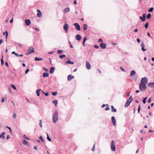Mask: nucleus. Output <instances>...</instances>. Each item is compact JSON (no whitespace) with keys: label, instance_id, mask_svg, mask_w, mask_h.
<instances>
[{"label":"nucleus","instance_id":"nucleus-1","mask_svg":"<svg viewBox=\"0 0 154 154\" xmlns=\"http://www.w3.org/2000/svg\"><path fill=\"white\" fill-rule=\"evenodd\" d=\"M58 113L56 110L55 111L53 116V120L54 123H55L58 120Z\"/></svg>","mask_w":154,"mask_h":154},{"label":"nucleus","instance_id":"nucleus-2","mask_svg":"<svg viewBox=\"0 0 154 154\" xmlns=\"http://www.w3.org/2000/svg\"><path fill=\"white\" fill-rule=\"evenodd\" d=\"M133 98L132 96H131L129 99L126 101V102L125 104V107H128L130 105L132 101Z\"/></svg>","mask_w":154,"mask_h":154},{"label":"nucleus","instance_id":"nucleus-3","mask_svg":"<svg viewBox=\"0 0 154 154\" xmlns=\"http://www.w3.org/2000/svg\"><path fill=\"white\" fill-rule=\"evenodd\" d=\"M139 88L141 91H143L146 89L147 87L146 85L140 84L139 86Z\"/></svg>","mask_w":154,"mask_h":154},{"label":"nucleus","instance_id":"nucleus-4","mask_svg":"<svg viewBox=\"0 0 154 154\" xmlns=\"http://www.w3.org/2000/svg\"><path fill=\"white\" fill-rule=\"evenodd\" d=\"M148 81V79L146 77H144L141 79L140 84L146 85Z\"/></svg>","mask_w":154,"mask_h":154},{"label":"nucleus","instance_id":"nucleus-5","mask_svg":"<svg viewBox=\"0 0 154 154\" xmlns=\"http://www.w3.org/2000/svg\"><path fill=\"white\" fill-rule=\"evenodd\" d=\"M35 51L33 48L32 47H30L28 49V51L26 53V55H29L32 53L34 52Z\"/></svg>","mask_w":154,"mask_h":154},{"label":"nucleus","instance_id":"nucleus-6","mask_svg":"<svg viewBox=\"0 0 154 154\" xmlns=\"http://www.w3.org/2000/svg\"><path fill=\"white\" fill-rule=\"evenodd\" d=\"M111 149L113 151H115L116 150L115 143L113 140H112L111 143Z\"/></svg>","mask_w":154,"mask_h":154},{"label":"nucleus","instance_id":"nucleus-7","mask_svg":"<svg viewBox=\"0 0 154 154\" xmlns=\"http://www.w3.org/2000/svg\"><path fill=\"white\" fill-rule=\"evenodd\" d=\"M74 25L75 26V28L78 31L80 30V27L79 24L78 23H75L74 24Z\"/></svg>","mask_w":154,"mask_h":154},{"label":"nucleus","instance_id":"nucleus-8","mask_svg":"<svg viewBox=\"0 0 154 154\" xmlns=\"http://www.w3.org/2000/svg\"><path fill=\"white\" fill-rule=\"evenodd\" d=\"M37 12H38L37 14V17H41L42 16V14L41 11L37 9Z\"/></svg>","mask_w":154,"mask_h":154},{"label":"nucleus","instance_id":"nucleus-9","mask_svg":"<svg viewBox=\"0 0 154 154\" xmlns=\"http://www.w3.org/2000/svg\"><path fill=\"white\" fill-rule=\"evenodd\" d=\"M112 122L114 125L116 126V119H115V117L113 116H112L111 117Z\"/></svg>","mask_w":154,"mask_h":154},{"label":"nucleus","instance_id":"nucleus-10","mask_svg":"<svg viewBox=\"0 0 154 154\" xmlns=\"http://www.w3.org/2000/svg\"><path fill=\"white\" fill-rule=\"evenodd\" d=\"M100 45L102 48L104 49L106 47V45L105 43H102L100 44Z\"/></svg>","mask_w":154,"mask_h":154},{"label":"nucleus","instance_id":"nucleus-11","mask_svg":"<svg viewBox=\"0 0 154 154\" xmlns=\"http://www.w3.org/2000/svg\"><path fill=\"white\" fill-rule=\"evenodd\" d=\"M68 25L67 24H65L63 26V29L66 33L68 32Z\"/></svg>","mask_w":154,"mask_h":154},{"label":"nucleus","instance_id":"nucleus-12","mask_svg":"<svg viewBox=\"0 0 154 154\" xmlns=\"http://www.w3.org/2000/svg\"><path fill=\"white\" fill-rule=\"evenodd\" d=\"M25 23L27 26H29L30 24L31 21L29 19L26 20H25Z\"/></svg>","mask_w":154,"mask_h":154},{"label":"nucleus","instance_id":"nucleus-13","mask_svg":"<svg viewBox=\"0 0 154 154\" xmlns=\"http://www.w3.org/2000/svg\"><path fill=\"white\" fill-rule=\"evenodd\" d=\"M86 66L87 69H90L91 68V65L89 62L88 61L86 62Z\"/></svg>","mask_w":154,"mask_h":154},{"label":"nucleus","instance_id":"nucleus-14","mask_svg":"<svg viewBox=\"0 0 154 154\" xmlns=\"http://www.w3.org/2000/svg\"><path fill=\"white\" fill-rule=\"evenodd\" d=\"M74 78V76H73L71 75H69L68 76V81H70Z\"/></svg>","mask_w":154,"mask_h":154},{"label":"nucleus","instance_id":"nucleus-15","mask_svg":"<svg viewBox=\"0 0 154 154\" xmlns=\"http://www.w3.org/2000/svg\"><path fill=\"white\" fill-rule=\"evenodd\" d=\"M141 46L142 48V51H146V49L144 48L145 45L143 42H142L141 44Z\"/></svg>","mask_w":154,"mask_h":154},{"label":"nucleus","instance_id":"nucleus-16","mask_svg":"<svg viewBox=\"0 0 154 154\" xmlns=\"http://www.w3.org/2000/svg\"><path fill=\"white\" fill-rule=\"evenodd\" d=\"M75 38L78 41H80L82 38L81 36L79 35H76L75 36Z\"/></svg>","mask_w":154,"mask_h":154},{"label":"nucleus","instance_id":"nucleus-17","mask_svg":"<svg viewBox=\"0 0 154 154\" xmlns=\"http://www.w3.org/2000/svg\"><path fill=\"white\" fill-rule=\"evenodd\" d=\"M70 10V8H69L68 7V8H66L64 10L63 12L64 13H67V12H69V11Z\"/></svg>","mask_w":154,"mask_h":154},{"label":"nucleus","instance_id":"nucleus-18","mask_svg":"<svg viewBox=\"0 0 154 154\" xmlns=\"http://www.w3.org/2000/svg\"><path fill=\"white\" fill-rule=\"evenodd\" d=\"M5 133L3 132L0 135V138H2L3 139L5 138Z\"/></svg>","mask_w":154,"mask_h":154},{"label":"nucleus","instance_id":"nucleus-19","mask_svg":"<svg viewBox=\"0 0 154 154\" xmlns=\"http://www.w3.org/2000/svg\"><path fill=\"white\" fill-rule=\"evenodd\" d=\"M5 34L6 40V41L7 42V38H8V33L7 31L6 30L5 31V32H3V35H5Z\"/></svg>","mask_w":154,"mask_h":154},{"label":"nucleus","instance_id":"nucleus-20","mask_svg":"<svg viewBox=\"0 0 154 154\" xmlns=\"http://www.w3.org/2000/svg\"><path fill=\"white\" fill-rule=\"evenodd\" d=\"M111 108L112 112H116L117 110L116 109H115L114 108L113 106H111Z\"/></svg>","mask_w":154,"mask_h":154},{"label":"nucleus","instance_id":"nucleus-21","mask_svg":"<svg viewBox=\"0 0 154 154\" xmlns=\"http://www.w3.org/2000/svg\"><path fill=\"white\" fill-rule=\"evenodd\" d=\"M148 86H150L151 87H154V83L150 82L147 85Z\"/></svg>","mask_w":154,"mask_h":154},{"label":"nucleus","instance_id":"nucleus-22","mask_svg":"<svg viewBox=\"0 0 154 154\" xmlns=\"http://www.w3.org/2000/svg\"><path fill=\"white\" fill-rule=\"evenodd\" d=\"M55 68L54 67H51L50 69V73H53L54 71Z\"/></svg>","mask_w":154,"mask_h":154},{"label":"nucleus","instance_id":"nucleus-23","mask_svg":"<svg viewBox=\"0 0 154 154\" xmlns=\"http://www.w3.org/2000/svg\"><path fill=\"white\" fill-rule=\"evenodd\" d=\"M146 14L145 13L143 14L142 16H143V19L141 18V20L142 21H144L145 20V17H146Z\"/></svg>","mask_w":154,"mask_h":154},{"label":"nucleus","instance_id":"nucleus-24","mask_svg":"<svg viewBox=\"0 0 154 154\" xmlns=\"http://www.w3.org/2000/svg\"><path fill=\"white\" fill-rule=\"evenodd\" d=\"M48 75L49 74L47 72H44L43 73V76L44 77H47Z\"/></svg>","mask_w":154,"mask_h":154},{"label":"nucleus","instance_id":"nucleus-25","mask_svg":"<svg viewBox=\"0 0 154 154\" xmlns=\"http://www.w3.org/2000/svg\"><path fill=\"white\" fill-rule=\"evenodd\" d=\"M42 59L41 58H38L37 57H35V61H40L42 60Z\"/></svg>","mask_w":154,"mask_h":154},{"label":"nucleus","instance_id":"nucleus-26","mask_svg":"<svg viewBox=\"0 0 154 154\" xmlns=\"http://www.w3.org/2000/svg\"><path fill=\"white\" fill-rule=\"evenodd\" d=\"M87 40V38L86 37H85L83 38V44L84 46H85V41Z\"/></svg>","mask_w":154,"mask_h":154},{"label":"nucleus","instance_id":"nucleus-27","mask_svg":"<svg viewBox=\"0 0 154 154\" xmlns=\"http://www.w3.org/2000/svg\"><path fill=\"white\" fill-rule=\"evenodd\" d=\"M87 28L88 26L86 24H85L83 25V29L84 31L86 30L87 29Z\"/></svg>","mask_w":154,"mask_h":154},{"label":"nucleus","instance_id":"nucleus-28","mask_svg":"<svg viewBox=\"0 0 154 154\" xmlns=\"http://www.w3.org/2000/svg\"><path fill=\"white\" fill-rule=\"evenodd\" d=\"M136 73V72L134 70H132L131 71V74H130V76H131L132 75H135V74Z\"/></svg>","mask_w":154,"mask_h":154},{"label":"nucleus","instance_id":"nucleus-29","mask_svg":"<svg viewBox=\"0 0 154 154\" xmlns=\"http://www.w3.org/2000/svg\"><path fill=\"white\" fill-rule=\"evenodd\" d=\"M66 63L69 64H73L74 63V62H72L71 61L69 60L67 61H66Z\"/></svg>","mask_w":154,"mask_h":154},{"label":"nucleus","instance_id":"nucleus-30","mask_svg":"<svg viewBox=\"0 0 154 154\" xmlns=\"http://www.w3.org/2000/svg\"><path fill=\"white\" fill-rule=\"evenodd\" d=\"M41 91V90H37L36 91V93L37 94V95L38 96H40V92Z\"/></svg>","mask_w":154,"mask_h":154},{"label":"nucleus","instance_id":"nucleus-31","mask_svg":"<svg viewBox=\"0 0 154 154\" xmlns=\"http://www.w3.org/2000/svg\"><path fill=\"white\" fill-rule=\"evenodd\" d=\"M53 103L55 104V106H57V100H54V101H53Z\"/></svg>","mask_w":154,"mask_h":154},{"label":"nucleus","instance_id":"nucleus-32","mask_svg":"<svg viewBox=\"0 0 154 154\" xmlns=\"http://www.w3.org/2000/svg\"><path fill=\"white\" fill-rule=\"evenodd\" d=\"M59 58H60V59H62L63 57H66V55H59Z\"/></svg>","mask_w":154,"mask_h":154},{"label":"nucleus","instance_id":"nucleus-33","mask_svg":"<svg viewBox=\"0 0 154 154\" xmlns=\"http://www.w3.org/2000/svg\"><path fill=\"white\" fill-rule=\"evenodd\" d=\"M47 138L48 140L49 141H51V138L49 137L48 135V133H47Z\"/></svg>","mask_w":154,"mask_h":154},{"label":"nucleus","instance_id":"nucleus-34","mask_svg":"<svg viewBox=\"0 0 154 154\" xmlns=\"http://www.w3.org/2000/svg\"><path fill=\"white\" fill-rule=\"evenodd\" d=\"M23 143L24 145H26L28 144L27 141L25 140H23Z\"/></svg>","mask_w":154,"mask_h":154},{"label":"nucleus","instance_id":"nucleus-35","mask_svg":"<svg viewBox=\"0 0 154 154\" xmlns=\"http://www.w3.org/2000/svg\"><path fill=\"white\" fill-rule=\"evenodd\" d=\"M1 65H3L4 63V61L3 60V57H2V58L1 59Z\"/></svg>","mask_w":154,"mask_h":154},{"label":"nucleus","instance_id":"nucleus-36","mask_svg":"<svg viewBox=\"0 0 154 154\" xmlns=\"http://www.w3.org/2000/svg\"><path fill=\"white\" fill-rule=\"evenodd\" d=\"M153 7H152L150 8L148 10V11L149 12H152L153 10Z\"/></svg>","mask_w":154,"mask_h":154},{"label":"nucleus","instance_id":"nucleus-37","mask_svg":"<svg viewBox=\"0 0 154 154\" xmlns=\"http://www.w3.org/2000/svg\"><path fill=\"white\" fill-rule=\"evenodd\" d=\"M148 26H149V23L148 22H147L145 24V28L146 29H147L148 28Z\"/></svg>","mask_w":154,"mask_h":154},{"label":"nucleus","instance_id":"nucleus-38","mask_svg":"<svg viewBox=\"0 0 154 154\" xmlns=\"http://www.w3.org/2000/svg\"><path fill=\"white\" fill-rule=\"evenodd\" d=\"M147 98L146 97L144 98L143 100V103L145 104L146 103V100Z\"/></svg>","mask_w":154,"mask_h":154},{"label":"nucleus","instance_id":"nucleus-39","mask_svg":"<svg viewBox=\"0 0 154 154\" xmlns=\"http://www.w3.org/2000/svg\"><path fill=\"white\" fill-rule=\"evenodd\" d=\"M42 92L44 93V94L46 96H48L49 95V94L48 92L45 93L43 91H42Z\"/></svg>","mask_w":154,"mask_h":154},{"label":"nucleus","instance_id":"nucleus-40","mask_svg":"<svg viewBox=\"0 0 154 154\" xmlns=\"http://www.w3.org/2000/svg\"><path fill=\"white\" fill-rule=\"evenodd\" d=\"M151 16V15L150 14H148L147 16V19H149L150 18Z\"/></svg>","mask_w":154,"mask_h":154},{"label":"nucleus","instance_id":"nucleus-41","mask_svg":"<svg viewBox=\"0 0 154 154\" xmlns=\"http://www.w3.org/2000/svg\"><path fill=\"white\" fill-rule=\"evenodd\" d=\"M40 123H39V125H40V126L41 128H42V120L40 119L39 120Z\"/></svg>","mask_w":154,"mask_h":154},{"label":"nucleus","instance_id":"nucleus-42","mask_svg":"<svg viewBox=\"0 0 154 154\" xmlns=\"http://www.w3.org/2000/svg\"><path fill=\"white\" fill-rule=\"evenodd\" d=\"M57 92H52V94L53 96H55L57 94Z\"/></svg>","mask_w":154,"mask_h":154},{"label":"nucleus","instance_id":"nucleus-43","mask_svg":"<svg viewBox=\"0 0 154 154\" xmlns=\"http://www.w3.org/2000/svg\"><path fill=\"white\" fill-rule=\"evenodd\" d=\"M39 139L41 140L42 142H44V140L42 138V136H40L39 137Z\"/></svg>","mask_w":154,"mask_h":154},{"label":"nucleus","instance_id":"nucleus-44","mask_svg":"<svg viewBox=\"0 0 154 154\" xmlns=\"http://www.w3.org/2000/svg\"><path fill=\"white\" fill-rule=\"evenodd\" d=\"M63 52V50H59L57 52L58 54H60L62 53Z\"/></svg>","mask_w":154,"mask_h":154},{"label":"nucleus","instance_id":"nucleus-45","mask_svg":"<svg viewBox=\"0 0 154 154\" xmlns=\"http://www.w3.org/2000/svg\"><path fill=\"white\" fill-rule=\"evenodd\" d=\"M95 143H94L93 146V147L91 149V150L93 151H94V149H95Z\"/></svg>","mask_w":154,"mask_h":154},{"label":"nucleus","instance_id":"nucleus-46","mask_svg":"<svg viewBox=\"0 0 154 154\" xmlns=\"http://www.w3.org/2000/svg\"><path fill=\"white\" fill-rule=\"evenodd\" d=\"M11 86L12 88H13L15 90L16 89V88L15 87V86L14 85H11Z\"/></svg>","mask_w":154,"mask_h":154},{"label":"nucleus","instance_id":"nucleus-47","mask_svg":"<svg viewBox=\"0 0 154 154\" xmlns=\"http://www.w3.org/2000/svg\"><path fill=\"white\" fill-rule=\"evenodd\" d=\"M98 41L99 42H102V43L103 42V41L102 39L101 38H100L99 39Z\"/></svg>","mask_w":154,"mask_h":154},{"label":"nucleus","instance_id":"nucleus-48","mask_svg":"<svg viewBox=\"0 0 154 154\" xmlns=\"http://www.w3.org/2000/svg\"><path fill=\"white\" fill-rule=\"evenodd\" d=\"M13 118L15 119L17 118V115L15 113L13 115Z\"/></svg>","mask_w":154,"mask_h":154},{"label":"nucleus","instance_id":"nucleus-49","mask_svg":"<svg viewBox=\"0 0 154 154\" xmlns=\"http://www.w3.org/2000/svg\"><path fill=\"white\" fill-rule=\"evenodd\" d=\"M23 137H24V138L25 139H28V140L30 139L29 138L27 137L25 135H24Z\"/></svg>","mask_w":154,"mask_h":154},{"label":"nucleus","instance_id":"nucleus-50","mask_svg":"<svg viewBox=\"0 0 154 154\" xmlns=\"http://www.w3.org/2000/svg\"><path fill=\"white\" fill-rule=\"evenodd\" d=\"M140 105H139L138 106V109H137V111H138V112H140Z\"/></svg>","mask_w":154,"mask_h":154},{"label":"nucleus","instance_id":"nucleus-51","mask_svg":"<svg viewBox=\"0 0 154 154\" xmlns=\"http://www.w3.org/2000/svg\"><path fill=\"white\" fill-rule=\"evenodd\" d=\"M94 47L95 48H99V46L97 45H94Z\"/></svg>","mask_w":154,"mask_h":154},{"label":"nucleus","instance_id":"nucleus-52","mask_svg":"<svg viewBox=\"0 0 154 154\" xmlns=\"http://www.w3.org/2000/svg\"><path fill=\"white\" fill-rule=\"evenodd\" d=\"M29 68L27 69L25 71V73L27 74L29 71Z\"/></svg>","mask_w":154,"mask_h":154},{"label":"nucleus","instance_id":"nucleus-53","mask_svg":"<svg viewBox=\"0 0 154 154\" xmlns=\"http://www.w3.org/2000/svg\"><path fill=\"white\" fill-rule=\"evenodd\" d=\"M3 42V40L2 39H1L0 40V45Z\"/></svg>","mask_w":154,"mask_h":154},{"label":"nucleus","instance_id":"nucleus-54","mask_svg":"<svg viewBox=\"0 0 154 154\" xmlns=\"http://www.w3.org/2000/svg\"><path fill=\"white\" fill-rule=\"evenodd\" d=\"M6 127L8 128V129H9L10 131V132L11 133V128L9 127L8 126H7Z\"/></svg>","mask_w":154,"mask_h":154},{"label":"nucleus","instance_id":"nucleus-55","mask_svg":"<svg viewBox=\"0 0 154 154\" xmlns=\"http://www.w3.org/2000/svg\"><path fill=\"white\" fill-rule=\"evenodd\" d=\"M5 99H4V98L3 97L2 100L1 102L2 103H3L5 101Z\"/></svg>","mask_w":154,"mask_h":154},{"label":"nucleus","instance_id":"nucleus-56","mask_svg":"<svg viewBox=\"0 0 154 154\" xmlns=\"http://www.w3.org/2000/svg\"><path fill=\"white\" fill-rule=\"evenodd\" d=\"M109 109V107H106L105 109V110H108Z\"/></svg>","mask_w":154,"mask_h":154},{"label":"nucleus","instance_id":"nucleus-57","mask_svg":"<svg viewBox=\"0 0 154 154\" xmlns=\"http://www.w3.org/2000/svg\"><path fill=\"white\" fill-rule=\"evenodd\" d=\"M126 94L128 96H129L130 95V94L129 92H126Z\"/></svg>","mask_w":154,"mask_h":154},{"label":"nucleus","instance_id":"nucleus-58","mask_svg":"<svg viewBox=\"0 0 154 154\" xmlns=\"http://www.w3.org/2000/svg\"><path fill=\"white\" fill-rule=\"evenodd\" d=\"M137 42L138 43H139V42H140V39L139 38H137Z\"/></svg>","mask_w":154,"mask_h":154},{"label":"nucleus","instance_id":"nucleus-59","mask_svg":"<svg viewBox=\"0 0 154 154\" xmlns=\"http://www.w3.org/2000/svg\"><path fill=\"white\" fill-rule=\"evenodd\" d=\"M5 64L6 66H8V64L7 62H5Z\"/></svg>","mask_w":154,"mask_h":154},{"label":"nucleus","instance_id":"nucleus-60","mask_svg":"<svg viewBox=\"0 0 154 154\" xmlns=\"http://www.w3.org/2000/svg\"><path fill=\"white\" fill-rule=\"evenodd\" d=\"M73 3H74V4L76 5L77 4V3L76 2V0H75L74 1Z\"/></svg>","mask_w":154,"mask_h":154},{"label":"nucleus","instance_id":"nucleus-61","mask_svg":"<svg viewBox=\"0 0 154 154\" xmlns=\"http://www.w3.org/2000/svg\"><path fill=\"white\" fill-rule=\"evenodd\" d=\"M151 98H149V100H148V103H150L151 102Z\"/></svg>","mask_w":154,"mask_h":154},{"label":"nucleus","instance_id":"nucleus-62","mask_svg":"<svg viewBox=\"0 0 154 154\" xmlns=\"http://www.w3.org/2000/svg\"><path fill=\"white\" fill-rule=\"evenodd\" d=\"M123 71H125V70L122 67H120V68Z\"/></svg>","mask_w":154,"mask_h":154},{"label":"nucleus","instance_id":"nucleus-63","mask_svg":"<svg viewBox=\"0 0 154 154\" xmlns=\"http://www.w3.org/2000/svg\"><path fill=\"white\" fill-rule=\"evenodd\" d=\"M10 137V136L9 135H8L7 136V139H8Z\"/></svg>","mask_w":154,"mask_h":154},{"label":"nucleus","instance_id":"nucleus-64","mask_svg":"<svg viewBox=\"0 0 154 154\" xmlns=\"http://www.w3.org/2000/svg\"><path fill=\"white\" fill-rule=\"evenodd\" d=\"M15 55L17 57H19V54L16 53Z\"/></svg>","mask_w":154,"mask_h":154}]
</instances>
